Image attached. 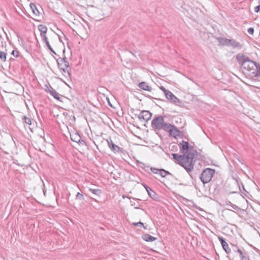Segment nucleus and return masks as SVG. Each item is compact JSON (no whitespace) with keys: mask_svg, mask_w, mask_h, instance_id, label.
I'll use <instances>...</instances> for the list:
<instances>
[{"mask_svg":"<svg viewBox=\"0 0 260 260\" xmlns=\"http://www.w3.org/2000/svg\"><path fill=\"white\" fill-rule=\"evenodd\" d=\"M143 186L145 188L146 190H147V191H148V190L149 189L147 187H149L148 186H147V185L146 184H143Z\"/></svg>","mask_w":260,"mask_h":260,"instance_id":"obj_38","label":"nucleus"},{"mask_svg":"<svg viewBox=\"0 0 260 260\" xmlns=\"http://www.w3.org/2000/svg\"><path fill=\"white\" fill-rule=\"evenodd\" d=\"M179 147L180 152L183 154L173 153V159L175 163L184 168L190 174L194 168L198 152L192 146H189V143L185 141L180 143Z\"/></svg>","mask_w":260,"mask_h":260,"instance_id":"obj_1","label":"nucleus"},{"mask_svg":"<svg viewBox=\"0 0 260 260\" xmlns=\"http://www.w3.org/2000/svg\"><path fill=\"white\" fill-rule=\"evenodd\" d=\"M70 137L72 141L75 142L80 145H83L85 143L83 140H81L80 136L77 132H74L71 134Z\"/></svg>","mask_w":260,"mask_h":260,"instance_id":"obj_7","label":"nucleus"},{"mask_svg":"<svg viewBox=\"0 0 260 260\" xmlns=\"http://www.w3.org/2000/svg\"><path fill=\"white\" fill-rule=\"evenodd\" d=\"M22 120L24 121V122L30 125L31 124V119L29 117H27L26 116H23L22 118Z\"/></svg>","mask_w":260,"mask_h":260,"instance_id":"obj_23","label":"nucleus"},{"mask_svg":"<svg viewBox=\"0 0 260 260\" xmlns=\"http://www.w3.org/2000/svg\"><path fill=\"white\" fill-rule=\"evenodd\" d=\"M46 46H47V48H48V49H49L53 54H56V52L52 48V47L49 43L48 44L46 45Z\"/></svg>","mask_w":260,"mask_h":260,"instance_id":"obj_34","label":"nucleus"},{"mask_svg":"<svg viewBox=\"0 0 260 260\" xmlns=\"http://www.w3.org/2000/svg\"><path fill=\"white\" fill-rule=\"evenodd\" d=\"M232 208H233V209H238V207L237 206L235 205H233L232 206Z\"/></svg>","mask_w":260,"mask_h":260,"instance_id":"obj_37","label":"nucleus"},{"mask_svg":"<svg viewBox=\"0 0 260 260\" xmlns=\"http://www.w3.org/2000/svg\"><path fill=\"white\" fill-rule=\"evenodd\" d=\"M58 67L64 66L65 68L69 67V63L66 60V57L64 56L62 58H59L57 60Z\"/></svg>","mask_w":260,"mask_h":260,"instance_id":"obj_12","label":"nucleus"},{"mask_svg":"<svg viewBox=\"0 0 260 260\" xmlns=\"http://www.w3.org/2000/svg\"><path fill=\"white\" fill-rule=\"evenodd\" d=\"M130 53H131L133 55H134V54L133 53H132V51H130Z\"/></svg>","mask_w":260,"mask_h":260,"instance_id":"obj_41","label":"nucleus"},{"mask_svg":"<svg viewBox=\"0 0 260 260\" xmlns=\"http://www.w3.org/2000/svg\"><path fill=\"white\" fill-rule=\"evenodd\" d=\"M159 88L160 90H161L163 91V92L164 93V94L165 95V96H166L167 93H169L170 91L166 89L164 86H160Z\"/></svg>","mask_w":260,"mask_h":260,"instance_id":"obj_32","label":"nucleus"},{"mask_svg":"<svg viewBox=\"0 0 260 260\" xmlns=\"http://www.w3.org/2000/svg\"><path fill=\"white\" fill-rule=\"evenodd\" d=\"M243 45L235 39H230L229 47H231L233 49L241 50L243 48Z\"/></svg>","mask_w":260,"mask_h":260,"instance_id":"obj_9","label":"nucleus"},{"mask_svg":"<svg viewBox=\"0 0 260 260\" xmlns=\"http://www.w3.org/2000/svg\"><path fill=\"white\" fill-rule=\"evenodd\" d=\"M49 92L55 99L60 101L59 97L60 94L55 90L52 89V90H50Z\"/></svg>","mask_w":260,"mask_h":260,"instance_id":"obj_20","label":"nucleus"},{"mask_svg":"<svg viewBox=\"0 0 260 260\" xmlns=\"http://www.w3.org/2000/svg\"><path fill=\"white\" fill-rule=\"evenodd\" d=\"M65 52V49L63 50V53H64Z\"/></svg>","mask_w":260,"mask_h":260,"instance_id":"obj_40","label":"nucleus"},{"mask_svg":"<svg viewBox=\"0 0 260 260\" xmlns=\"http://www.w3.org/2000/svg\"><path fill=\"white\" fill-rule=\"evenodd\" d=\"M237 251L240 254V257H241V260H250L248 255L247 254V253L246 252H243L239 248L237 249Z\"/></svg>","mask_w":260,"mask_h":260,"instance_id":"obj_15","label":"nucleus"},{"mask_svg":"<svg viewBox=\"0 0 260 260\" xmlns=\"http://www.w3.org/2000/svg\"><path fill=\"white\" fill-rule=\"evenodd\" d=\"M75 200L76 201L79 200L83 201L84 200V199L83 194L80 192H78L76 196Z\"/></svg>","mask_w":260,"mask_h":260,"instance_id":"obj_24","label":"nucleus"},{"mask_svg":"<svg viewBox=\"0 0 260 260\" xmlns=\"http://www.w3.org/2000/svg\"><path fill=\"white\" fill-rule=\"evenodd\" d=\"M222 247L227 254H229L231 252V250L227 243L224 245H222Z\"/></svg>","mask_w":260,"mask_h":260,"instance_id":"obj_25","label":"nucleus"},{"mask_svg":"<svg viewBox=\"0 0 260 260\" xmlns=\"http://www.w3.org/2000/svg\"><path fill=\"white\" fill-rule=\"evenodd\" d=\"M150 170H151V172L154 174H159V172L160 171V169H159L152 168V167H151L150 168Z\"/></svg>","mask_w":260,"mask_h":260,"instance_id":"obj_30","label":"nucleus"},{"mask_svg":"<svg viewBox=\"0 0 260 260\" xmlns=\"http://www.w3.org/2000/svg\"><path fill=\"white\" fill-rule=\"evenodd\" d=\"M169 123L165 121L164 117L161 116H157L154 118L151 121V126L153 128L164 131L169 126Z\"/></svg>","mask_w":260,"mask_h":260,"instance_id":"obj_3","label":"nucleus"},{"mask_svg":"<svg viewBox=\"0 0 260 260\" xmlns=\"http://www.w3.org/2000/svg\"><path fill=\"white\" fill-rule=\"evenodd\" d=\"M151 116L152 114L149 111L143 110L139 114L138 118L141 121H148L151 118Z\"/></svg>","mask_w":260,"mask_h":260,"instance_id":"obj_6","label":"nucleus"},{"mask_svg":"<svg viewBox=\"0 0 260 260\" xmlns=\"http://www.w3.org/2000/svg\"><path fill=\"white\" fill-rule=\"evenodd\" d=\"M30 8H31V9L32 10V12L34 15L35 16H39L40 12L38 10L36 5L31 3V4H30Z\"/></svg>","mask_w":260,"mask_h":260,"instance_id":"obj_16","label":"nucleus"},{"mask_svg":"<svg viewBox=\"0 0 260 260\" xmlns=\"http://www.w3.org/2000/svg\"><path fill=\"white\" fill-rule=\"evenodd\" d=\"M236 58L240 64L243 73L251 78L260 77V64L251 60L244 53H239L236 55Z\"/></svg>","mask_w":260,"mask_h":260,"instance_id":"obj_2","label":"nucleus"},{"mask_svg":"<svg viewBox=\"0 0 260 260\" xmlns=\"http://www.w3.org/2000/svg\"><path fill=\"white\" fill-rule=\"evenodd\" d=\"M60 69L62 71V72L64 73H67L69 76H70V73L69 71L67 70L68 68L64 67V66L59 67Z\"/></svg>","mask_w":260,"mask_h":260,"instance_id":"obj_26","label":"nucleus"},{"mask_svg":"<svg viewBox=\"0 0 260 260\" xmlns=\"http://www.w3.org/2000/svg\"><path fill=\"white\" fill-rule=\"evenodd\" d=\"M168 125H169V126L166 129V132H169L170 135L174 137L180 135V131L176 127L170 123Z\"/></svg>","mask_w":260,"mask_h":260,"instance_id":"obj_5","label":"nucleus"},{"mask_svg":"<svg viewBox=\"0 0 260 260\" xmlns=\"http://www.w3.org/2000/svg\"><path fill=\"white\" fill-rule=\"evenodd\" d=\"M42 39V40L45 43L46 45H47L49 43L48 38L46 37V35L41 36Z\"/></svg>","mask_w":260,"mask_h":260,"instance_id":"obj_28","label":"nucleus"},{"mask_svg":"<svg viewBox=\"0 0 260 260\" xmlns=\"http://www.w3.org/2000/svg\"><path fill=\"white\" fill-rule=\"evenodd\" d=\"M138 86L139 88L142 89L144 90L150 91L151 90V87L149 86L145 82H142L139 83Z\"/></svg>","mask_w":260,"mask_h":260,"instance_id":"obj_13","label":"nucleus"},{"mask_svg":"<svg viewBox=\"0 0 260 260\" xmlns=\"http://www.w3.org/2000/svg\"><path fill=\"white\" fill-rule=\"evenodd\" d=\"M242 186L243 188V189H244V186H243V184H242Z\"/></svg>","mask_w":260,"mask_h":260,"instance_id":"obj_39","label":"nucleus"},{"mask_svg":"<svg viewBox=\"0 0 260 260\" xmlns=\"http://www.w3.org/2000/svg\"><path fill=\"white\" fill-rule=\"evenodd\" d=\"M247 31L249 34L252 35L254 32V29L252 27H250L248 29Z\"/></svg>","mask_w":260,"mask_h":260,"instance_id":"obj_35","label":"nucleus"},{"mask_svg":"<svg viewBox=\"0 0 260 260\" xmlns=\"http://www.w3.org/2000/svg\"><path fill=\"white\" fill-rule=\"evenodd\" d=\"M159 88L160 90H161L163 91V92L164 93V94L165 95V96H166L167 93H169L170 91L166 89L164 86H160Z\"/></svg>","mask_w":260,"mask_h":260,"instance_id":"obj_31","label":"nucleus"},{"mask_svg":"<svg viewBox=\"0 0 260 260\" xmlns=\"http://www.w3.org/2000/svg\"><path fill=\"white\" fill-rule=\"evenodd\" d=\"M215 173V171L214 169L208 168L204 169L200 177L202 183L204 184L209 183L211 180Z\"/></svg>","mask_w":260,"mask_h":260,"instance_id":"obj_4","label":"nucleus"},{"mask_svg":"<svg viewBox=\"0 0 260 260\" xmlns=\"http://www.w3.org/2000/svg\"><path fill=\"white\" fill-rule=\"evenodd\" d=\"M218 239L219 241L220 242V243L222 246L224 245L226 243V242H225V240L224 239V238L223 237L219 236L218 237Z\"/></svg>","mask_w":260,"mask_h":260,"instance_id":"obj_27","label":"nucleus"},{"mask_svg":"<svg viewBox=\"0 0 260 260\" xmlns=\"http://www.w3.org/2000/svg\"><path fill=\"white\" fill-rule=\"evenodd\" d=\"M12 55H13L15 57L19 56V52L16 50H14L11 53Z\"/></svg>","mask_w":260,"mask_h":260,"instance_id":"obj_33","label":"nucleus"},{"mask_svg":"<svg viewBox=\"0 0 260 260\" xmlns=\"http://www.w3.org/2000/svg\"><path fill=\"white\" fill-rule=\"evenodd\" d=\"M89 190L91 192H92L93 194L96 195V196H100L102 193L101 190L99 189L89 188Z\"/></svg>","mask_w":260,"mask_h":260,"instance_id":"obj_21","label":"nucleus"},{"mask_svg":"<svg viewBox=\"0 0 260 260\" xmlns=\"http://www.w3.org/2000/svg\"><path fill=\"white\" fill-rule=\"evenodd\" d=\"M166 98L169 100L172 103L178 105L181 103V102L179 99H178L173 93L170 91L167 93Z\"/></svg>","mask_w":260,"mask_h":260,"instance_id":"obj_8","label":"nucleus"},{"mask_svg":"<svg viewBox=\"0 0 260 260\" xmlns=\"http://www.w3.org/2000/svg\"><path fill=\"white\" fill-rule=\"evenodd\" d=\"M159 174L162 177H165L167 175H171V173H170L169 171H166L163 169H160Z\"/></svg>","mask_w":260,"mask_h":260,"instance_id":"obj_19","label":"nucleus"},{"mask_svg":"<svg viewBox=\"0 0 260 260\" xmlns=\"http://www.w3.org/2000/svg\"><path fill=\"white\" fill-rule=\"evenodd\" d=\"M107 142L108 146L115 153L122 152L121 148L114 144L112 140H110V141H108Z\"/></svg>","mask_w":260,"mask_h":260,"instance_id":"obj_10","label":"nucleus"},{"mask_svg":"<svg viewBox=\"0 0 260 260\" xmlns=\"http://www.w3.org/2000/svg\"><path fill=\"white\" fill-rule=\"evenodd\" d=\"M142 239L146 242H152L155 241L156 239V238H155L149 234H145L142 235Z\"/></svg>","mask_w":260,"mask_h":260,"instance_id":"obj_14","label":"nucleus"},{"mask_svg":"<svg viewBox=\"0 0 260 260\" xmlns=\"http://www.w3.org/2000/svg\"><path fill=\"white\" fill-rule=\"evenodd\" d=\"M260 10V5H258L257 6H256L255 8H254V12H256V13H257L259 12Z\"/></svg>","mask_w":260,"mask_h":260,"instance_id":"obj_36","label":"nucleus"},{"mask_svg":"<svg viewBox=\"0 0 260 260\" xmlns=\"http://www.w3.org/2000/svg\"><path fill=\"white\" fill-rule=\"evenodd\" d=\"M7 58V53L5 52L0 51V59L2 62H5Z\"/></svg>","mask_w":260,"mask_h":260,"instance_id":"obj_22","label":"nucleus"},{"mask_svg":"<svg viewBox=\"0 0 260 260\" xmlns=\"http://www.w3.org/2000/svg\"><path fill=\"white\" fill-rule=\"evenodd\" d=\"M149 189L147 191L149 196L153 199H157V195L156 193L149 187H147Z\"/></svg>","mask_w":260,"mask_h":260,"instance_id":"obj_18","label":"nucleus"},{"mask_svg":"<svg viewBox=\"0 0 260 260\" xmlns=\"http://www.w3.org/2000/svg\"><path fill=\"white\" fill-rule=\"evenodd\" d=\"M38 29L40 31L41 36L46 35L47 31V27L42 24H40L38 25Z\"/></svg>","mask_w":260,"mask_h":260,"instance_id":"obj_17","label":"nucleus"},{"mask_svg":"<svg viewBox=\"0 0 260 260\" xmlns=\"http://www.w3.org/2000/svg\"><path fill=\"white\" fill-rule=\"evenodd\" d=\"M216 39L220 45L229 47L230 39L224 37H216Z\"/></svg>","mask_w":260,"mask_h":260,"instance_id":"obj_11","label":"nucleus"},{"mask_svg":"<svg viewBox=\"0 0 260 260\" xmlns=\"http://www.w3.org/2000/svg\"><path fill=\"white\" fill-rule=\"evenodd\" d=\"M133 224L135 226H142L144 229H146V228L144 226L143 223L141 222H134L133 223Z\"/></svg>","mask_w":260,"mask_h":260,"instance_id":"obj_29","label":"nucleus"}]
</instances>
